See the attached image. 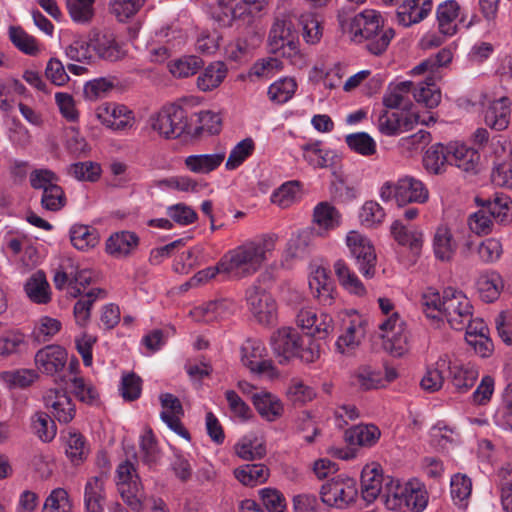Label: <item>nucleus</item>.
Returning a JSON list of instances; mask_svg holds the SVG:
<instances>
[{
  "label": "nucleus",
  "mask_w": 512,
  "mask_h": 512,
  "mask_svg": "<svg viewBox=\"0 0 512 512\" xmlns=\"http://www.w3.org/2000/svg\"><path fill=\"white\" fill-rule=\"evenodd\" d=\"M337 20L342 32L355 44L364 45L372 55L383 54L395 36L393 28L384 25L381 13L373 9H365L352 17L342 9Z\"/></svg>",
  "instance_id": "nucleus-1"
},
{
  "label": "nucleus",
  "mask_w": 512,
  "mask_h": 512,
  "mask_svg": "<svg viewBox=\"0 0 512 512\" xmlns=\"http://www.w3.org/2000/svg\"><path fill=\"white\" fill-rule=\"evenodd\" d=\"M278 235L269 233L226 252L220 259L225 278L242 279L255 274L275 249Z\"/></svg>",
  "instance_id": "nucleus-2"
},
{
  "label": "nucleus",
  "mask_w": 512,
  "mask_h": 512,
  "mask_svg": "<svg viewBox=\"0 0 512 512\" xmlns=\"http://www.w3.org/2000/svg\"><path fill=\"white\" fill-rule=\"evenodd\" d=\"M272 350L280 364H286L292 358L304 363H313L321 355V344L311 336H302L292 327H282L272 333Z\"/></svg>",
  "instance_id": "nucleus-3"
},
{
  "label": "nucleus",
  "mask_w": 512,
  "mask_h": 512,
  "mask_svg": "<svg viewBox=\"0 0 512 512\" xmlns=\"http://www.w3.org/2000/svg\"><path fill=\"white\" fill-rule=\"evenodd\" d=\"M379 307L386 318L379 324L383 349L394 357H401L408 350L406 325L394 304L388 298H379Z\"/></svg>",
  "instance_id": "nucleus-4"
},
{
  "label": "nucleus",
  "mask_w": 512,
  "mask_h": 512,
  "mask_svg": "<svg viewBox=\"0 0 512 512\" xmlns=\"http://www.w3.org/2000/svg\"><path fill=\"white\" fill-rule=\"evenodd\" d=\"M294 32V25L288 15L277 17L270 29L268 43L273 53L281 51L284 57L290 59L291 64L302 68L306 65V59L298 49Z\"/></svg>",
  "instance_id": "nucleus-5"
},
{
  "label": "nucleus",
  "mask_w": 512,
  "mask_h": 512,
  "mask_svg": "<svg viewBox=\"0 0 512 512\" xmlns=\"http://www.w3.org/2000/svg\"><path fill=\"white\" fill-rule=\"evenodd\" d=\"M473 316V306L461 290L447 287L442 294V317L455 330H463Z\"/></svg>",
  "instance_id": "nucleus-6"
},
{
  "label": "nucleus",
  "mask_w": 512,
  "mask_h": 512,
  "mask_svg": "<svg viewBox=\"0 0 512 512\" xmlns=\"http://www.w3.org/2000/svg\"><path fill=\"white\" fill-rule=\"evenodd\" d=\"M321 500L324 504L337 509L347 508L356 501L358 489L353 478L338 475L322 485Z\"/></svg>",
  "instance_id": "nucleus-7"
},
{
  "label": "nucleus",
  "mask_w": 512,
  "mask_h": 512,
  "mask_svg": "<svg viewBox=\"0 0 512 512\" xmlns=\"http://www.w3.org/2000/svg\"><path fill=\"white\" fill-rule=\"evenodd\" d=\"M153 130L167 139L180 137L187 128L186 111L179 105L169 104L150 117Z\"/></svg>",
  "instance_id": "nucleus-8"
},
{
  "label": "nucleus",
  "mask_w": 512,
  "mask_h": 512,
  "mask_svg": "<svg viewBox=\"0 0 512 512\" xmlns=\"http://www.w3.org/2000/svg\"><path fill=\"white\" fill-rule=\"evenodd\" d=\"M346 244L359 271L366 278L375 274L376 253L371 241L357 231H350L346 236Z\"/></svg>",
  "instance_id": "nucleus-9"
},
{
  "label": "nucleus",
  "mask_w": 512,
  "mask_h": 512,
  "mask_svg": "<svg viewBox=\"0 0 512 512\" xmlns=\"http://www.w3.org/2000/svg\"><path fill=\"white\" fill-rule=\"evenodd\" d=\"M343 332L336 341V349L342 354H351L362 342L366 334L367 321L355 311L345 312Z\"/></svg>",
  "instance_id": "nucleus-10"
},
{
  "label": "nucleus",
  "mask_w": 512,
  "mask_h": 512,
  "mask_svg": "<svg viewBox=\"0 0 512 512\" xmlns=\"http://www.w3.org/2000/svg\"><path fill=\"white\" fill-rule=\"evenodd\" d=\"M246 300L249 310L260 324L270 325L276 320V302L265 289L252 285L246 291Z\"/></svg>",
  "instance_id": "nucleus-11"
},
{
  "label": "nucleus",
  "mask_w": 512,
  "mask_h": 512,
  "mask_svg": "<svg viewBox=\"0 0 512 512\" xmlns=\"http://www.w3.org/2000/svg\"><path fill=\"white\" fill-rule=\"evenodd\" d=\"M96 117L106 127L123 131L135 123L134 113L127 106L117 103H104L96 110Z\"/></svg>",
  "instance_id": "nucleus-12"
},
{
  "label": "nucleus",
  "mask_w": 512,
  "mask_h": 512,
  "mask_svg": "<svg viewBox=\"0 0 512 512\" xmlns=\"http://www.w3.org/2000/svg\"><path fill=\"white\" fill-rule=\"evenodd\" d=\"M44 402L59 423L68 424L76 415L75 404L64 390L50 389L44 396Z\"/></svg>",
  "instance_id": "nucleus-13"
},
{
  "label": "nucleus",
  "mask_w": 512,
  "mask_h": 512,
  "mask_svg": "<svg viewBox=\"0 0 512 512\" xmlns=\"http://www.w3.org/2000/svg\"><path fill=\"white\" fill-rule=\"evenodd\" d=\"M107 479L108 476L105 472H100L87 479L83 494L86 512H104Z\"/></svg>",
  "instance_id": "nucleus-14"
},
{
  "label": "nucleus",
  "mask_w": 512,
  "mask_h": 512,
  "mask_svg": "<svg viewBox=\"0 0 512 512\" xmlns=\"http://www.w3.org/2000/svg\"><path fill=\"white\" fill-rule=\"evenodd\" d=\"M447 369L449 370V379L459 393L469 391L479 376L478 367L471 362L447 361Z\"/></svg>",
  "instance_id": "nucleus-15"
},
{
  "label": "nucleus",
  "mask_w": 512,
  "mask_h": 512,
  "mask_svg": "<svg viewBox=\"0 0 512 512\" xmlns=\"http://www.w3.org/2000/svg\"><path fill=\"white\" fill-rule=\"evenodd\" d=\"M429 198L428 189L418 179L405 176L396 182V203L404 206L408 203H425Z\"/></svg>",
  "instance_id": "nucleus-16"
},
{
  "label": "nucleus",
  "mask_w": 512,
  "mask_h": 512,
  "mask_svg": "<svg viewBox=\"0 0 512 512\" xmlns=\"http://www.w3.org/2000/svg\"><path fill=\"white\" fill-rule=\"evenodd\" d=\"M386 477L382 475L381 466L370 463L363 467L361 472V493L363 499L369 504L383 492Z\"/></svg>",
  "instance_id": "nucleus-17"
},
{
  "label": "nucleus",
  "mask_w": 512,
  "mask_h": 512,
  "mask_svg": "<svg viewBox=\"0 0 512 512\" xmlns=\"http://www.w3.org/2000/svg\"><path fill=\"white\" fill-rule=\"evenodd\" d=\"M67 352L59 345H48L35 355V364L39 371L47 375L60 372L66 365Z\"/></svg>",
  "instance_id": "nucleus-18"
},
{
  "label": "nucleus",
  "mask_w": 512,
  "mask_h": 512,
  "mask_svg": "<svg viewBox=\"0 0 512 512\" xmlns=\"http://www.w3.org/2000/svg\"><path fill=\"white\" fill-rule=\"evenodd\" d=\"M236 305L230 299L210 301L191 310L196 321L210 323L225 319L235 312Z\"/></svg>",
  "instance_id": "nucleus-19"
},
{
  "label": "nucleus",
  "mask_w": 512,
  "mask_h": 512,
  "mask_svg": "<svg viewBox=\"0 0 512 512\" xmlns=\"http://www.w3.org/2000/svg\"><path fill=\"white\" fill-rule=\"evenodd\" d=\"M163 411L161 412V419L167 426L185 439H190L189 432L184 428L180 421V416L183 415V408L180 400L170 393H165L160 396Z\"/></svg>",
  "instance_id": "nucleus-20"
},
{
  "label": "nucleus",
  "mask_w": 512,
  "mask_h": 512,
  "mask_svg": "<svg viewBox=\"0 0 512 512\" xmlns=\"http://www.w3.org/2000/svg\"><path fill=\"white\" fill-rule=\"evenodd\" d=\"M431 10V0H405L397 9V22L409 27L424 20Z\"/></svg>",
  "instance_id": "nucleus-21"
},
{
  "label": "nucleus",
  "mask_w": 512,
  "mask_h": 512,
  "mask_svg": "<svg viewBox=\"0 0 512 512\" xmlns=\"http://www.w3.org/2000/svg\"><path fill=\"white\" fill-rule=\"evenodd\" d=\"M448 152L450 153V165H455L467 173L477 172L480 154L476 148L454 142L448 145Z\"/></svg>",
  "instance_id": "nucleus-22"
},
{
  "label": "nucleus",
  "mask_w": 512,
  "mask_h": 512,
  "mask_svg": "<svg viewBox=\"0 0 512 512\" xmlns=\"http://www.w3.org/2000/svg\"><path fill=\"white\" fill-rule=\"evenodd\" d=\"M479 207L487 210L489 216L498 223H506L512 220V201L505 194H495L493 198H475Z\"/></svg>",
  "instance_id": "nucleus-23"
},
{
  "label": "nucleus",
  "mask_w": 512,
  "mask_h": 512,
  "mask_svg": "<svg viewBox=\"0 0 512 512\" xmlns=\"http://www.w3.org/2000/svg\"><path fill=\"white\" fill-rule=\"evenodd\" d=\"M432 246L436 259L442 262H449L456 254L458 242L448 226L440 225L435 230Z\"/></svg>",
  "instance_id": "nucleus-24"
},
{
  "label": "nucleus",
  "mask_w": 512,
  "mask_h": 512,
  "mask_svg": "<svg viewBox=\"0 0 512 512\" xmlns=\"http://www.w3.org/2000/svg\"><path fill=\"white\" fill-rule=\"evenodd\" d=\"M511 101L507 97L493 100L487 107L484 119L485 123L492 129L502 131L510 123Z\"/></svg>",
  "instance_id": "nucleus-25"
},
{
  "label": "nucleus",
  "mask_w": 512,
  "mask_h": 512,
  "mask_svg": "<svg viewBox=\"0 0 512 512\" xmlns=\"http://www.w3.org/2000/svg\"><path fill=\"white\" fill-rule=\"evenodd\" d=\"M412 123L403 112L384 110L378 117L377 128L385 136H395L411 129Z\"/></svg>",
  "instance_id": "nucleus-26"
},
{
  "label": "nucleus",
  "mask_w": 512,
  "mask_h": 512,
  "mask_svg": "<svg viewBox=\"0 0 512 512\" xmlns=\"http://www.w3.org/2000/svg\"><path fill=\"white\" fill-rule=\"evenodd\" d=\"M475 285L479 297L486 303L497 300L504 287L501 275L493 270H487L479 274Z\"/></svg>",
  "instance_id": "nucleus-27"
},
{
  "label": "nucleus",
  "mask_w": 512,
  "mask_h": 512,
  "mask_svg": "<svg viewBox=\"0 0 512 512\" xmlns=\"http://www.w3.org/2000/svg\"><path fill=\"white\" fill-rule=\"evenodd\" d=\"M138 244L139 238L134 232H115L106 241V252L113 257L122 258L128 256Z\"/></svg>",
  "instance_id": "nucleus-28"
},
{
  "label": "nucleus",
  "mask_w": 512,
  "mask_h": 512,
  "mask_svg": "<svg viewBox=\"0 0 512 512\" xmlns=\"http://www.w3.org/2000/svg\"><path fill=\"white\" fill-rule=\"evenodd\" d=\"M408 483L402 484L398 479L386 476V483L382 492V498L387 509L402 511L407 504L406 493Z\"/></svg>",
  "instance_id": "nucleus-29"
},
{
  "label": "nucleus",
  "mask_w": 512,
  "mask_h": 512,
  "mask_svg": "<svg viewBox=\"0 0 512 512\" xmlns=\"http://www.w3.org/2000/svg\"><path fill=\"white\" fill-rule=\"evenodd\" d=\"M252 402L261 417L268 421H275L284 410L280 399L267 391L253 394Z\"/></svg>",
  "instance_id": "nucleus-30"
},
{
  "label": "nucleus",
  "mask_w": 512,
  "mask_h": 512,
  "mask_svg": "<svg viewBox=\"0 0 512 512\" xmlns=\"http://www.w3.org/2000/svg\"><path fill=\"white\" fill-rule=\"evenodd\" d=\"M63 443L65 455L73 465H80L87 459L90 449L82 434L70 430L63 436Z\"/></svg>",
  "instance_id": "nucleus-31"
},
{
  "label": "nucleus",
  "mask_w": 512,
  "mask_h": 512,
  "mask_svg": "<svg viewBox=\"0 0 512 512\" xmlns=\"http://www.w3.org/2000/svg\"><path fill=\"white\" fill-rule=\"evenodd\" d=\"M225 152L220 151L213 154H195L185 158L186 168L196 174H208L217 169L225 159Z\"/></svg>",
  "instance_id": "nucleus-32"
},
{
  "label": "nucleus",
  "mask_w": 512,
  "mask_h": 512,
  "mask_svg": "<svg viewBox=\"0 0 512 512\" xmlns=\"http://www.w3.org/2000/svg\"><path fill=\"white\" fill-rule=\"evenodd\" d=\"M413 82L404 81L394 86H389L383 96V105L388 109L408 110L411 107L409 94L412 91Z\"/></svg>",
  "instance_id": "nucleus-33"
},
{
  "label": "nucleus",
  "mask_w": 512,
  "mask_h": 512,
  "mask_svg": "<svg viewBox=\"0 0 512 512\" xmlns=\"http://www.w3.org/2000/svg\"><path fill=\"white\" fill-rule=\"evenodd\" d=\"M90 42L93 50L102 59L117 61L125 55V52L111 34L96 33L90 39Z\"/></svg>",
  "instance_id": "nucleus-34"
},
{
  "label": "nucleus",
  "mask_w": 512,
  "mask_h": 512,
  "mask_svg": "<svg viewBox=\"0 0 512 512\" xmlns=\"http://www.w3.org/2000/svg\"><path fill=\"white\" fill-rule=\"evenodd\" d=\"M460 6L454 0H447L441 3L437 8V21L439 31L446 35L452 36L456 33V18L459 15Z\"/></svg>",
  "instance_id": "nucleus-35"
},
{
  "label": "nucleus",
  "mask_w": 512,
  "mask_h": 512,
  "mask_svg": "<svg viewBox=\"0 0 512 512\" xmlns=\"http://www.w3.org/2000/svg\"><path fill=\"white\" fill-rule=\"evenodd\" d=\"M24 289L29 299L35 303L47 304L51 300L50 286L42 271L32 274Z\"/></svg>",
  "instance_id": "nucleus-36"
},
{
  "label": "nucleus",
  "mask_w": 512,
  "mask_h": 512,
  "mask_svg": "<svg viewBox=\"0 0 512 512\" xmlns=\"http://www.w3.org/2000/svg\"><path fill=\"white\" fill-rule=\"evenodd\" d=\"M340 214L336 208L327 202H321L314 208L313 220L317 225L319 235L333 230L340 225Z\"/></svg>",
  "instance_id": "nucleus-37"
},
{
  "label": "nucleus",
  "mask_w": 512,
  "mask_h": 512,
  "mask_svg": "<svg viewBox=\"0 0 512 512\" xmlns=\"http://www.w3.org/2000/svg\"><path fill=\"white\" fill-rule=\"evenodd\" d=\"M270 471L264 464H245L234 470L235 478L245 486H256L267 481Z\"/></svg>",
  "instance_id": "nucleus-38"
},
{
  "label": "nucleus",
  "mask_w": 512,
  "mask_h": 512,
  "mask_svg": "<svg viewBox=\"0 0 512 512\" xmlns=\"http://www.w3.org/2000/svg\"><path fill=\"white\" fill-rule=\"evenodd\" d=\"M450 153L448 146L441 143L432 145L423 156V165L425 169L432 174H440L449 164Z\"/></svg>",
  "instance_id": "nucleus-39"
},
{
  "label": "nucleus",
  "mask_w": 512,
  "mask_h": 512,
  "mask_svg": "<svg viewBox=\"0 0 512 512\" xmlns=\"http://www.w3.org/2000/svg\"><path fill=\"white\" fill-rule=\"evenodd\" d=\"M69 233L72 245L78 250L86 251L99 243V233L94 227L74 224Z\"/></svg>",
  "instance_id": "nucleus-40"
},
{
  "label": "nucleus",
  "mask_w": 512,
  "mask_h": 512,
  "mask_svg": "<svg viewBox=\"0 0 512 512\" xmlns=\"http://www.w3.org/2000/svg\"><path fill=\"white\" fill-rule=\"evenodd\" d=\"M450 494L455 505L461 509L467 508L472 494L471 479L461 473L453 475L450 481Z\"/></svg>",
  "instance_id": "nucleus-41"
},
{
  "label": "nucleus",
  "mask_w": 512,
  "mask_h": 512,
  "mask_svg": "<svg viewBox=\"0 0 512 512\" xmlns=\"http://www.w3.org/2000/svg\"><path fill=\"white\" fill-rule=\"evenodd\" d=\"M227 73L223 62H214L205 68L197 78V86L202 91H211L217 88L225 79Z\"/></svg>",
  "instance_id": "nucleus-42"
},
{
  "label": "nucleus",
  "mask_w": 512,
  "mask_h": 512,
  "mask_svg": "<svg viewBox=\"0 0 512 512\" xmlns=\"http://www.w3.org/2000/svg\"><path fill=\"white\" fill-rule=\"evenodd\" d=\"M299 25L302 29V37L307 44L315 45L320 42L323 35V26L318 16L312 12H306L299 16Z\"/></svg>",
  "instance_id": "nucleus-43"
},
{
  "label": "nucleus",
  "mask_w": 512,
  "mask_h": 512,
  "mask_svg": "<svg viewBox=\"0 0 512 512\" xmlns=\"http://www.w3.org/2000/svg\"><path fill=\"white\" fill-rule=\"evenodd\" d=\"M413 97L427 108H435L441 101V91L433 83V79L428 77L425 82L420 83L417 87L413 85Z\"/></svg>",
  "instance_id": "nucleus-44"
},
{
  "label": "nucleus",
  "mask_w": 512,
  "mask_h": 512,
  "mask_svg": "<svg viewBox=\"0 0 512 512\" xmlns=\"http://www.w3.org/2000/svg\"><path fill=\"white\" fill-rule=\"evenodd\" d=\"M391 234L400 245L408 246L412 250H419L422 246V232L408 229L399 220L391 225Z\"/></svg>",
  "instance_id": "nucleus-45"
},
{
  "label": "nucleus",
  "mask_w": 512,
  "mask_h": 512,
  "mask_svg": "<svg viewBox=\"0 0 512 512\" xmlns=\"http://www.w3.org/2000/svg\"><path fill=\"white\" fill-rule=\"evenodd\" d=\"M334 271L340 284L350 293L363 296L366 289L358 277L350 271L349 267L343 260H337L334 264Z\"/></svg>",
  "instance_id": "nucleus-46"
},
{
  "label": "nucleus",
  "mask_w": 512,
  "mask_h": 512,
  "mask_svg": "<svg viewBox=\"0 0 512 512\" xmlns=\"http://www.w3.org/2000/svg\"><path fill=\"white\" fill-rule=\"evenodd\" d=\"M334 271L340 284L350 293L363 296L366 289L358 277L350 271L349 267L343 260H337L334 264Z\"/></svg>",
  "instance_id": "nucleus-47"
},
{
  "label": "nucleus",
  "mask_w": 512,
  "mask_h": 512,
  "mask_svg": "<svg viewBox=\"0 0 512 512\" xmlns=\"http://www.w3.org/2000/svg\"><path fill=\"white\" fill-rule=\"evenodd\" d=\"M31 428L42 442L52 441L57 433L54 420L45 412H36L31 417Z\"/></svg>",
  "instance_id": "nucleus-48"
},
{
  "label": "nucleus",
  "mask_w": 512,
  "mask_h": 512,
  "mask_svg": "<svg viewBox=\"0 0 512 512\" xmlns=\"http://www.w3.org/2000/svg\"><path fill=\"white\" fill-rule=\"evenodd\" d=\"M27 347L25 335L19 331H8L0 336V357L19 355Z\"/></svg>",
  "instance_id": "nucleus-49"
},
{
  "label": "nucleus",
  "mask_w": 512,
  "mask_h": 512,
  "mask_svg": "<svg viewBox=\"0 0 512 512\" xmlns=\"http://www.w3.org/2000/svg\"><path fill=\"white\" fill-rule=\"evenodd\" d=\"M235 452L241 459L253 461L266 455V447L256 437L246 436L235 445Z\"/></svg>",
  "instance_id": "nucleus-50"
},
{
  "label": "nucleus",
  "mask_w": 512,
  "mask_h": 512,
  "mask_svg": "<svg viewBox=\"0 0 512 512\" xmlns=\"http://www.w3.org/2000/svg\"><path fill=\"white\" fill-rule=\"evenodd\" d=\"M103 293L101 289H92L75 303L73 314L75 322L80 327H85L89 323L91 317V308L98 295Z\"/></svg>",
  "instance_id": "nucleus-51"
},
{
  "label": "nucleus",
  "mask_w": 512,
  "mask_h": 512,
  "mask_svg": "<svg viewBox=\"0 0 512 512\" xmlns=\"http://www.w3.org/2000/svg\"><path fill=\"white\" fill-rule=\"evenodd\" d=\"M61 322L49 316L40 317L34 325L32 330V338L38 343H45L50 341L60 330Z\"/></svg>",
  "instance_id": "nucleus-52"
},
{
  "label": "nucleus",
  "mask_w": 512,
  "mask_h": 512,
  "mask_svg": "<svg viewBox=\"0 0 512 512\" xmlns=\"http://www.w3.org/2000/svg\"><path fill=\"white\" fill-rule=\"evenodd\" d=\"M118 492L123 501L133 510L139 512L143 508L142 488L138 481L134 482H117Z\"/></svg>",
  "instance_id": "nucleus-53"
},
{
  "label": "nucleus",
  "mask_w": 512,
  "mask_h": 512,
  "mask_svg": "<svg viewBox=\"0 0 512 512\" xmlns=\"http://www.w3.org/2000/svg\"><path fill=\"white\" fill-rule=\"evenodd\" d=\"M297 88V84L292 78H283L272 83L268 88L269 99L277 104H283L289 101Z\"/></svg>",
  "instance_id": "nucleus-54"
},
{
  "label": "nucleus",
  "mask_w": 512,
  "mask_h": 512,
  "mask_svg": "<svg viewBox=\"0 0 512 512\" xmlns=\"http://www.w3.org/2000/svg\"><path fill=\"white\" fill-rule=\"evenodd\" d=\"M383 382L381 372L367 365L360 366L354 373V383L365 391L377 389Z\"/></svg>",
  "instance_id": "nucleus-55"
},
{
  "label": "nucleus",
  "mask_w": 512,
  "mask_h": 512,
  "mask_svg": "<svg viewBox=\"0 0 512 512\" xmlns=\"http://www.w3.org/2000/svg\"><path fill=\"white\" fill-rule=\"evenodd\" d=\"M347 146L362 156H371L376 153V142L366 132L352 133L345 137Z\"/></svg>",
  "instance_id": "nucleus-56"
},
{
  "label": "nucleus",
  "mask_w": 512,
  "mask_h": 512,
  "mask_svg": "<svg viewBox=\"0 0 512 512\" xmlns=\"http://www.w3.org/2000/svg\"><path fill=\"white\" fill-rule=\"evenodd\" d=\"M203 66V61L197 56H185L170 62L169 71L178 78H185L196 74Z\"/></svg>",
  "instance_id": "nucleus-57"
},
{
  "label": "nucleus",
  "mask_w": 512,
  "mask_h": 512,
  "mask_svg": "<svg viewBox=\"0 0 512 512\" xmlns=\"http://www.w3.org/2000/svg\"><path fill=\"white\" fill-rule=\"evenodd\" d=\"M70 388L75 397L83 403L92 405L98 400L96 388L82 377H73L70 380Z\"/></svg>",
  "instance_id": "nucleus-58"
},
{
  "label": "nucleus",
  "mask_w": 512,
  "mask_h": 512,
  "mask_svg": "<svg viewBox=\"0 0 512 512\" xmlns=\"http://www.w3.org/2000/svg\"><path fill=\"white\" fill-rule=\"evenodd\" d=\"M304 159L314 168H327L333 163L332 153L320 147L319 143L304 146Z\"/></svg>",
  "instance_id": "nucleus-59"
},
{
  "label": "nucleus",
  "mask_w": 512,
  "mask_h": 512,
  "mask_svg": "<svg viewBox=\"0 0 512 512\" xmlns=\"http://www.w3.org/2000/svg\"><path fill=\"white\" fill-rule=\"evenodd\" d=\"M9 38L11 42L25 54L36 55L39 51L36 39L26 33L21 27H10Z\"/></svg>",
  "instance_id": "nucleus-60"
},
{
  "label": "nucleus",
  "mask_w": 512,
  "mask_h": 512,
  "mask_svg": "<svg viewBox=\"0 0 512 512\" xmlns=\"http://www.w3.org/2000/svg\"><path fill=\"white\" fill-rule=\"evenodd\" d=\"M423 312L428 318L440 320L442 318V296L434 288H427L421 297Z\"/></svg>",
  "instance_id": "nucleus-61"
},
{
  "label": "nucleus",
  "mask_w": 512,
  "mask_h": 512,
  "mask_svg": "<svg viewBox=\"0 0 512 512\" xmlns=\"http://www.w3.org/2000/svg\"><path fill=\"white\" fill-rule=\"evenodd\" d=\"M380 435V430L373 424L359 425L350 430L349 439L360 446H372L378 441Z\"/></svg>",
  "instance_id": "nucleus-62"
},
{
  "label": "nucleus",
  "mask_w": 512,
  "mask_h": 512,
  "mask_svg": "<svg viewBox=\"0 0 512 512\" xmlns=\"http://www.w3.org/2000/svg\"><path fill=\"white\" fill-rule=\"evenodd\" d=\"M298 192L296 181L286 182L273 192L271 202L282 209L288 208L296 202Z\"/></svg>",
  "instance_id": "nucleus-63"
},
{
  "label": "nucleus",
  "mask_w": 512,
  "mask_h": 512,
  "mask_svg": "<svg viewBox=\"0 0 512 512\" xmlns=\"http://www.w3.org/2000/svg\"><path fill=\"white\" fill-rule=\"evenodd\" d=\"M68 493L62 488L54 489L45 500L42 512H71Z\"/></svg>",
  "instance_id": "nucleus-64"
}]
</instances>
